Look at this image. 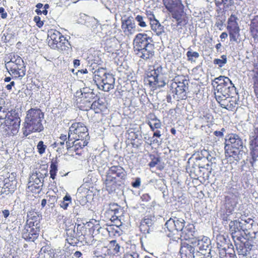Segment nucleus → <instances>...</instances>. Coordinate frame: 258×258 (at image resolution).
<instances>
[{
    "label": "nucleus",
    "instance_id": "obj_1",
    "mask_svg": "<svg viewBox=\"0 0 258 258\" xmlns=\"http://www.w3.org/2000/svg\"><path fill=\"white\" fill-rule=\"evenodd\" d=\"M44 113L39 108H31L26 112L22 131L25 136L43 130L42 123Z\"/></svg>",
    "mask_w": 258,
    "mask_h": 258
},
{
    "label": "nucleus",
    "instance_id": "obj_2",
    "mask_svg": "<svg viewBox=\"0 0 258 258\" xmlns=\"http://www.w3.org/2000/svg\"><path fill=\"white\" fill-rule=\"evenodd\" d=\"M162 4L165 12L176 21V26H185L188 23L182 0H162Z\"/></svg>",
    "mask_w": 258,
    "mask_h": 258
},
{
    "label": "nucleus",
    "instance_id": "obj_3",
    "mask_svg": "<svg viewBox=\"0 0 258 258\" xmlns=\"http://www.w3.org/2000/svg\"><path fill=\"white\" fill-rule=\"evenodd\" d=\"M127 173L123 167L120 165H113L108 168L106 172L104 183L106 189L111 192L115 190L117 185L123 183L127 178Z\"/></svg>",
    "mask_w": 258,
    "mask_h": 258
},
{
    "label": "nucleus",
    "instance_id": "obj_4",
    "mask_svg": "<svg viewBox=\"0 0 258 258\" xmlns=\"http://www.w3.org/2000/svg\"><path fill=\"white\" fill-rule=\"evenodd\" d=\"M5 67L13 79H22L26 74V66L22 58L17 54L11 52L5 60Z\"/></svg>",
    "mask_w": 258,
    "mask_h": 258
},
{
    "label": "nucleus",
    "instance_id": "obj_5",
    "mask_svg": "<svg viewBox=\"0 0 258 258\" xmlns=\"http://www.w3.org/2000/svg\"><path fill=\"white\" fill-rule=\"evenodd\" d=\"M213 84L214 86H216L214 93L216 99H219L222 96L232 95L236 93V88L228 77L220 76L216 78L213 81Z\"/></svg>",
    "mask_w": 258,
    "mask_h": 258
},
{
    "label": "nucleus",
    "instance_id": "obj_6",
    "mask_svg": "<svg viewBox=\"0 0 258 258\" xmlns=\"http://www.w3.org/2000/svg\"><path fill=\"white\" fill-rule=\"evenodd\" d=\"M163 75V67L160 64H155L153 70L148 72L145 78V84L152 90L164 87L166 83L162 77Z\"/></svg>",
    "mask_w": 258,
    "mask_h": 258
},
{
    "label": "nucleus",
    "instance_id": "obj_7",
    "mask_svg": "<svg viewBox=\"0 0 258 258\" xmlns=\"http://www.w3.org/2000/svg\"><path fill=\"white\" fill-rule=\"evenodd\" d=\"M48 39L49 46L60 52L68 50L71 46L66 37L56 30L51 29L49 31Z\"/></svg>",
    "mask_w": 258,
    "mask_h": 258
},
{
    "label": "nucleus",
    "instance_id": "obj_8",
    "mask_svg": "<svg viewBox=\"0 0 258 258\" xmlns=\"http://www.w3.org/2000/svg\"><path fill=\"white\" fill-rule=\"evenodd\" d=\"M242 146V141L237 135L235 134L229 135L228 138L225 141L224 148L226 157L235 158L238 155Z\"/></svg>",
    "mask_w": 258,
    "mask_h": 258
},
{
    "label": "nucleus",
    "instance_id": "obj_9",
    "mask_svg": "<svg viewBox=\"0 0 258 258\" xmlns=\"http://www.w3.org/2000/svg\"><path fill=\"white\" fill-rule=\"evenodd\" d=\"M4 120L5 125L13 135H16L19 130L21 119L12 115V113L5 109H0V123Z\"/></svg>",
    "mask_w": 258,
    "mask_h": 258
},
{
    "label": "nucleus",
    "instance_id": "obj_10",
    "mask_svg": "<svg viewBox=\"0 0 258 258\" xmlns=\"http://www.w3.org/2000/svg\"><path fill=\"white\" fill-rule=\"evenodd\" d=\"M147 123L150 126V130L154 132L153 137L151 138L150 143V145H159L160 142L155 138H160L161 136V132L158 129H159L162 126V123L160 119H159L154 113H150L147 116Z\"/></svg>",
    "mask_w": 258,
    "mask_h": 258
},
{
    "label": "nucleus",
    "instance_id": "obj_11",
    "mask_svg": "<svg viewBox=\"0 0 258 258\" xmlns=\"http://www.w3.org/2000/svg\"><path fill=\"white\" fill-rule=\"evenodd\" d=\"M69 135L72 136L75 140L89 141L88 129L84 123L75 121L69 127Z\"/></svg>",
    "mask_w": 258,
    "mask_h": 258
},
{
    "label": "nucleus",
    "instance_id": "obj_12",
    "mask_svg": "<svg viewBox=\"0 0 258 258\" xmlns=\"http://www.w3.org/2000/svg\"><path fill=\"white\" fill-rule=\"evenodd\" d=\"M216 100L223 108L229 111H234L238 106L239 95L236 92L232 95L222 96Z\"/></svg>",
    "mask_w": 258,
    "mask_h": 258
},
{
    "label": "nucleus",
    "instance_id": "obj_13",
    "mask_svg": "<svg viewBox=\"0 0 258 258\" xmlns=\"http://www.w3.org/2000/svg\"><path fill=\"white\" fill-rule=\"evenodd\" d=\"M73 143V144L72 145L70 142L67 141L66 147L69 153L71 154L72 156H81L84 153V148L87 145L88 141L75 140Z\"/></svg>",
    "mask_w": 258,
    "mask_h": 258
},
{
    "label": "nucleus",
    "instance_id": "obj_14",
    "mask_svg": "<svg viewBox=\"0 0 258 258\" xmlns=\"http://www.w3.org/2000/svg\"><path fill=\"white\" fill-rule=\"evenodd\" d=\"M95 95L93 92L81 93V96L77 99V103L80 109L88 111L91 109L92 102Z\"/></svg>",
    "mask_w": 258,
    "mask_h": 258
},
{
    "label": "nucleus",
    "instance_id": "obj_15",
    "mask_svg": "<svg viewBox=\"0 0 258 258\" xmlns=\"http://www.w3.org/2000/svg\"><path fill=\"white\" fill-rule=\"evenodd\" d=\"M40 227L25 224L22 231V237L27 241L34 242L39 236Z\"/></svg>",
    "mask_w": 258,
    "mask_h": 258
},
{
    "label": "nucleus",
    "instance_id": "obj_16",
    "mask_svg": "<svg viewBox=\"0 0 258 258\" xmlns=\"http://www.w3.org/2000/svg\"><path fill=\"white\" fill-rule=\"evenodd\" d=\"M152 44L151 43V38L146 33L137 34L133 40V50L134 52L137 50H141L147 46Z\"/></svg>",
    "mask_w": 258,
    "mask_h": 258
},
{
    "label": "nucleus",
    "instance_id": "obj_17",
    "mask_svg": "<svg viewBox=\"0 0 258 258\" xmlns=\"http://www.w3.org/2000/svg\"><path fill=\"white\" fill-rule=\"evenodd\" d=\"M253 68L247 70V76L252 82V88L255 96L258 98V57L252 63Z\"/></svg>",
    "mask_w": 258,
    "mask_h": 258
},
{
    "label": "nucleus",
    "instance_id": "obj_18",
    "mask_svg": "<svg viewBox=\"0 0 258 258\" xmlns=\"http://www.w3.org/2000/svg\"><path fill=\"white\" fill-rule=\"evenodd\" d=\"M187 87L176 85L175 83H171L170 91L174 99L177 101L185 99L186 98V89Z\"/></svg>",
    "mask_w": 258,
    "mask_h": 258
},
{
    "label": "nucleus",
    "instance_id": "obj_19",
    "mask_svg": "<svg viewBox=\"0 0 258 258\" xmlns=\"http://www.w3.org/2000/svg\"><path fill=\"white\" fill-rule=\"evenodd\" d=\"M185 222L182 219H178L176 217L170 218L165 223V226L168 230L174 233L175 231L181 232L184 227Z\"/></svg>",
    "mask_w": 258,
    "mask_h": 258
},
{
    "label": "nucleus",
    "instance_id": "obj_20",
    "mask_svg": "<svg viewBox=\"0 0 258 258\" xmlns=\"http://www.w3.org/2000/svg\"><path fill=\"white\" fill-rule=\"evenodd\" d=\"M121 28L124 34L127 36L133 35L136 31V25L131 17L121 20Z\"/></svg>",
    "mask_w": 258,
    "mask_h": 258
},
{
    "label": "nucleus",
    "instance_id": "obj_21",
    "mask_svg": "<svg viewBox=\"0 0 258 258\" xmlns=\"http://www.w3.org/2000/svg\"><path fill=\"white\" fill-rule=\"evenodd\" d=\"M155 46L154 44L147 46L141 50L134 52L135 54L139 57L144 60H148L152 59L155 54Z\"/></svg>",
    "mask_w": 258,
    "mask_h": 258
},
{
    "label": "nucleus",
    "instance_id": "obj_22",
    "mask_svg": "<svg viewBox=\"0 0 258 258\" xmlns=\"http://www.w3.org/2000/svg\"><path fill=\"white\" fill-rule=\"evenodd\" d=\"M41 219L42 216L39 212L35 209H31L27 213L25 224L40 227V223Z\"/></svg>",
    "mask_w": 258,
    "mask_h": 258
},
{
    "label": "nucleus",
    "instance_id": "obj_23",
    "mask_svg": "<svg viewBox=\"0 0 258 258\" xmlns=\"http://www.w3.org/2000/svg\"><path fill=\"white\" fill-rule=\"evenodd\" d=\"M17 180L14 176H9L4 179V184L2 188V193L5 195L12 194L16 189Z\"/></svg>",
    "mask_w": 258,
    "mask_h": 258
},
{
    "label": "nucleus",
    "instance_id": "obj_24",
    "mask_svg": "<svg viewBox=\"0 0 258 258\" xmlns=\"http://www.w3.org/2000/svg\"><path fill=\"white\" fill-rule=\"evenodd\" d=\"M238 198L232 192L225 197L224 205L227 213H231L234 211L238 204Z\"/></svg>",
    "mask_w": 258,
    "mask_h": 258
},
{
    "label": "nucleus",
    "instance_id": "obj_25",
    "mask_svg": "<svg viewBox=\"0 0 258 258\" xmlns=\"http://www.w3.org/2000/svg\"><path fill=\"white\" fill-rule=\"evenodd\" d=\"M252 134L249 138V148L250 155L253 161L254 162L258 157V135Z\"/></svg>",
    "mask_w": 258,
    "mask_h": 258
},
{
    "label": "nucleus",
    "instance_id": "obj_26",
    "mask_svg": "<svg viewBox=\"0 0 258 258\" xmlns=\"http://www.w3.org/2000/svg\"><path fill=\"white\" fill-rule=\"evenodd\" d=\"M115 79L113 76L110 74H108L104 79L103 80L101 85L98 87L100 90L108 92L113 89L114 87Z\"/></svg>",
    "mask_w": 258,
    "mask_h": 258
},
{
    "label": "nucleus",
    "instance_id": "obj_27",
    "mask_svg": "<svg viewBox=\"0 0 258 258\" xmlns=\"http://www.w3.org/2000/svg\"><path fill=\"white\" fill-rule=\"evenodd\" d=\"M42 185L43 182L41 179L37 175H34L28 183V189L32 192L39 193Z\"/></svg>",
    "mask_w": 258,
    "mask_h": 258
},
{
    "label": "nucleus",
    "instance_id": "obj_28",
    "mask_svg": "<svg viewBox=\"0 0 258 258\" xmlns=\"http://www.w3.org/2000/svg\"><path fill=\"white\" fill-rule=\"evenodd\" d=\"M153 216H146L141 221L139 228L140 231L143 234L150 232V227L152 225V218Z\"/></svg>",
    "mask_w": 258,
    "mask_h": 258
},
{
    "label": "nucleus",
    "instance_id": "obj_29",
    "mask_svg": "<svg viewBox=\"0 0 258 258\" xmlns=\"http://www.w3.org/2000/svg\"><path fill=\"white\" fill-rule=\"evenodd\" d=\"M240 223L237 221H231L229 224L230 231L231 233L233 239L240 238L241 235V228L240 226Z\"/></svg>",
    "mask_w": 258,
    "mask_h": 258
},
{
    "label": "nucleus",
    "instance_id": "obj_30",
    "mask_svg": "<svg viewBox=\"0 0 258 258\" xmlns=\"http://www.w3.org/2000/svg\"><path fill=\"white\" fill-rule=\"evenodd\" d=\"M127 140L132 147L134 148H138L141 144V140L139 139V135L137 132L131 130L127 131Z\"/></svg>",
    "mask_w": 258,
    "mask_h": 258
},
{
    "label": "nucleus",
    "instance_id": "obj_31",
    "mask_svg": "<svg viewBox=\"0 0 258 258\" xmlns=\"http://www.w3.org/2000/svg\"><path fill=\"white\" fill-rule=\"evenodd\" d=\"M171 71L175 75L171 83H175L178 85H180L181 84V85H183L184 86H187L188 80L186 79V77L183 75L180 74L178 69L176 71L174 70L173 71L172 69H171Z\"/></svg>",
    "mask_w": 258,
    "mask_h": 258
},
{
    "label": "nucleus",
    "instance_id": "obj_32",
    "mask_svg": "<svg viewBox=\"0 0 258 258\" xmlns=\"http://www.w3.org/2000/svg\"><path fill=\"white\" fill-rule=\"evenodd\" d=\"M107 255H115L117 254L120 250V246L117 243L115 240H112L109 241L108 245L105 246Z\"/></svg>",
    "mask_w": 258,
    "mask_h": 258
},
{
    "label": "nucleus",
    "instance_id": "obj_33",
    "mask_svg": "<svg viewBox=\"0 0 258 258\" xmlns=\"http://www.w3.org/2000/svg\"><path fill=\"white\" fill-rule=\"evenodd\" d=\"M108 74L106 70L103 68H99L95 71L94 72L93 80L98 87L99 85H101L103 80Z\"/></svg>",
    "mask_w": 258,
    "mask_h": 258
},
{
    "label": "nucleus",
    "instance_id": "obj_34",
    "mask_svg": "<svg viewBox=\"0 0 258 258\" xmlns=\"http://www.w3.org/2000/svg\"><path fill=\"white\" fill-rule=\"evenodd\" d=\"M242 238V236H240V238L237 239L234 238L233 239V240L234 241L235 245L238 254L245 256L247 255V249L245 243L241 241Z\"/></svg>",
    "mask_w": 258,
    "mask_h": 258
},
{
    "label": "nucleus",
    "instance_id": "obj_35",
    "mask_svg": "<svg viewBox=\"0 0 258 258\" xmlns=\"http://www.w3.org/2000/svg\"><path fill=\"white\" fill-rule=\"evenodd\" d=\"M249 31L251 36L255 40L258 39V15L255 16L250 21Z\"/></svg>",
    "mask_w": 258,
    "mask_h": 258
},
{
    "label": "nucleus",
    "instance_id": "obj_36",
    "mask_svg": "<svg viewBox=\"0 0 258 258\" xmlns=\"http://www.w3.org/2000/svg\"><path fill=\"white\" fill-rule=\"evenodd\" d=\"M93 254L96 258H106L107 255L106 248L101 244H98L93 249Z\"/></svg>",
    "mask_w": 258,
    "mask_h": 258
},
{
    "label": "nucleus",
    "instance_id": "obj_37",
    "mask_svg": "<svg viewBox=\"0 0 258 258\" xmlns=\"http://www.w3.org/2000/svg\"><path fill=\"white\" fill-rule=\"evenodd\" d=\"M194 232V225L188 224L183 228L180 232V236L185 240H188L192 238Z\"/></svg>",
    "mask_w": 258,
    "mask_h": 258
},
{
    "label": "nucleus",
    "instance_id": "obj_38",
    "mask_svg": "<svg viewBox=\"0 0 258 258\" xmlns=\"http://www.w3.org/2000/svg\"><path fill=\"white\" fill-rule=\"evenodd\" d=\"M194 251V248L186 242H182L180 248V253L182 255L188 256L191 255Z\"/></svg>",
    "mask_w": 258,
    "mask_h": 258
},
{
    "label": "nucleus",
    "instance_id": "obj_39",
    "mask_svg": "<svg viewBox=\"0 0 258 258\" xmlns=\"http://www.w3.org/2000/svg\"><path fill=\"white\" fill-rule=\"evenodd\" d=\"M105 108L104 103L101 101L99 98L97 100H93L92 102L91 109L93 110L96 113H101Z\"/></svg>",
    "mask_w": 258,
    "mask_h": 258
},
{
    "label": "nucleus",
    "instance_id": "obj_40",
    "mask_svg": "<svg viewBox=\"0 0 258 258\" xmlns=\"http://www.w3.org/2000/svg\"><path fill=\"white\" fill-rule=\"evenodd\" d=\"M151 29L157 35H160L164 32V27L161 25L159 22L156 19L154 20L151 23Z\"/></svg>",
    "mask_w": 258,
    "mask_h": 258
},
{
    "label": "nucleus",
    "instance_id": "obj_41",
    "mask_svg": "<svg viewBox=\"0 0 258 258\" xmlns=\"http://www.w3.org/2000/svg\"><path fill=\"white\" fill-rule=\"evenodd\" d=\"M238 18L234 14H231L227 21V29L240 28L238 23Z\"/></svg>",
    "mask_w": 258,
    "mask_h": 258
},
{
    "label": "nucleus",
    "instance_id": "obj_42",
    "mask_svg": "<svg viewBox=\"0 0 258 258\" xmlns=\"http://www.w3.org/2000/svg\"><path fill=\"white\" fill-rule=\"evenodd\" d=\"M216 243L217 247L219 249H221V251L226 250V246L228 245L227 239L225 236L222 234H218L216 236Z\"/></svg>",
    "mask_w": 258,
    "mask_h": 258
},
{
    "label": "nucleus",
    "instance_id": "obj_43",
    "mask_svg": "<svg viewBox=\"0 0 258 258\" xmlns=\"http://www.w3.org/2000/svg\"><path fill=\"white\" fill-rule=\"evenodd\" d=\"M110 237L118 236L120 235V228L115 225H107L106 228Z\"/></svg>",
    "mask_w": 258,
    "mask_h": 258
},
{
    "label": "nucleus",
    "instance_id": "obj_44",
    "mask_svg": "<svg viewBox=\"0 0 258 258\" xmlns=\"http://www.w3.org/2000/svg\"><path fill=\"white\" fill-rule=\"evenodd\" d=\"M230 40L231 42H237L240 37V28L228 29Z\"/></svg>",
    "mask_w": 258,
    "mask_h": 258
},
{
    "label": "nucleus",
    "instance_id": "obj_45",
    "mask_svg": "<svg viewBox=\"0 0 258 258\" xmlns=\"http://www.w3.org/2000/svg\"><path fill=\"white\" fill-rule=\"evenodd\" d=\"M72 203V198L70 195L67 194L63 198V200L60 203V207L63 210H67L69 205Z\"/></svg>",
    "mask_w": 258,
    "mask_h": 258
},
{
    "label": "nucleus",
    "instance_id": "obj_46",
    "mask_svg": "<svg viewBox=\"0 0 258 258\" xmlns=\"http://www.w3.org/2000/svg\"><path fill=\"white\" fill-rule=\"evenodd\" d=\"M232 247L231 249V251L227 252L226 250L220 252V256L221 258H237L235 253V251L233 249V246L232 244L230 245Z\"/></svg>",
    "mask_w": 258,
    "mask_h": 258
},
{
    "label": "nucleus",
    "instance_id": "obj_47",
    "mask_svg": "<svg viewBox=\"0 0 258 258\" xmlns=\"http://www.w3.org/2000/svg\"><path fill=\"white\" fill-rule=\"evenodd\" d=\"M57 165L56 162H52L50 164V177L52 179H54L55 178L56 174L57 172Z\"/></svg>",
    "mask_w": 258,
    "mask_h": 258
},
{
    "label": "nucleus",
    "instance_id": "obj_48",
    "mask_svg": "<svg viewBox=\"0 0 258 258\" xmlns=\"http://www.w3.org/2000/svg\"><path fill=\"white\" fill-rule=\"evenodd\" d=\"M74 234H75L74 233ZM66 240L68 241L69 244L73 246L76 245L79 242V240L77 237L74 235L72 234L70 235L68 234Z\"/></svg>",
    "mask_w": 258,
    "mask_h": 258
},
{
    "label": "nucleus",
    "instance_id": "obj_49",
    "mask_svg": "<svg viewBox=\"0 0 258 258\" xmlns=\"http://www.w3.org/2000/svg\"><path fill=\"white\" fill-rule=\"evenodd\" d=\"M149 157L151 161L149 163L148 165L150 168H153L159 163L160 158L153 154H150Z\"/></svg>",
    "mask_w": 258,
    "mask_h": 258
},
{
    "label": "nucleus",
    "instance_id": "obj_50",
    "mask_svg": "<svg viewBox=\"0 0 258 258\" xmlns=\"http://www.w3.org/2000/svg\"><path fill=\"white\" fill-rule=\"evenodd\" d=\"M86 226L89 229L90 233H94L95 230L98 231L100 228V226L98 224H95L93 223V221L88 222Z\"/></svg>",
    "mask_w": 258,
    "mask_h": 258
},
{
    "label": "nucleus",
    "instance_id": "obj_51",
    "mask_svg": "<svg viewBox=\"0 0 258 258\" xmlns=\"http://www.w3.org/2000/svg\"><path fill=\"white\" fill-rule=\"evenodd\" d=\"M222 59L215 58L214 60V63L218 65L219 67H222L227 62L226 56L224 55L221 56Z\"/></svg>",
    "mask_w": 258,
    "mask_h": 258
},
{
    "label": "nucleus",
    "instance_id": "obj_52",
    "mask_svg": "<svg viewBox=\"0 0 258 258\" xmlns=\"http://www.w3.org/2000/svg\"><path fill=\"white\" fill-rule=\"evenodd\" d=\"M186 56H187L188 60L191 61H195V60H194V58H197L199 57L200 55L198 52L188 51L186 52Z\"/></svg>",
    "mask_w": 258,
    "mask_h": 258
},
{
    "label": "nucleus",
    "instance_id": "obj_53",
    "mask_svg": "<svg viewBox=\"0 0 258 258\" xmlns=\"http://www.w3.org/2000/svg\"><path fill=\"white\" fill-rule=\"evenodd\" d=\"M47 146L44 144L42 141H40L38 142L37 145V149L39 154L42 155L45 152Z\"/></svg>",
    "mask_w": 258,
    "mask_h": 258
},
{
    "label": "nucleus",
    "instance_id": "obj_54",
    "mask_svg": "<svg viewBox=\"0 0 258 258\" xmlns=\"http://www.w3.org/2000/svg\"><path fill=\"white\" fill-rule=\"evenodd\" d=\"M136 20L138 22V25L141 27H145L147 25L146 22L144 21V18L141 15H137L135 18Z\"/></svg>",
    "mask_w": 258,
    "mask_h": 258
},
{
    "label": "nucleus",
    "instance_id": "obj_55",
    "mask_svg": "<svg viewBox=\"0 0 258 258\" xmlns=\"http://www.w3.org/2000/svg\"><path fill=\"white\" fill-rule=\"evenodd\" d=\"M34 21L35 22L36 26L41 28L44 25V21L41 20V18L38 16H36L34 18Z\"/></svg>",
    "mask_w": 258,
    "mask_h": 258
},
{
    "label": "nucleus",
    "instance_id": "obj_56",
    "mask_svg": "<svg viewBox=\"0 0 258 258\" xmlns=\"http://www.w3.org/2000/svg\"><path fill=\"white\" fill-rule=\"evenodd\" d=\"M231 0H215V4L217 7H220L222 5H226L228 6V2Z\"/></svg>",
    "mask_w": 258,
    "mask_h": 258
},
{
    "label": "nucleus",
    "instance_id": "obj_57",
    "mask_svg": "<svg viewBox=\"0 0 258 258\" xmlns=\"http://www.w3.org/2000/svg\"><path fill=\"white\" fill-rule=\"evenodd\" d=\"M71 135H69V132H68V134H61L59 137V139L60 141L66 142L69 141L70 142V141L71 140L70 139Z\"/></svg>",
    "mask_w": 258,
    "mask_h": 258
},
{
    "label": "nucleus",
    "instance_id": "obj_58",
    "mask_svg": "<svg viewBox=\"0 0 258 258\" xmlns=\"http://www.w3.org/2000/svg\"><path fill=\"white\" fill-rule=\"evenodd\" d=\"M139 255L136 252L125 253L123 255V258H138Z\"/></svg>",
    "mask_w": 258,
    "mask_h": 258
},
{
    "label": "nucleus",
    "instance_id": "obj_59",
    "mask_svg": "<svg viewBox=\"0 0 258 258\" xmlns=\"http://www.w3.org/2000/svg\"><path fill=\"white\" fill-rule=\"evenodd\" d=\"M146 14L147 15L148 19L150 21V23H151V22H152L154 20H156V19L155 18V16L152 12H151L150 11H147Z\"/></svg>",
    "mask_w": 258,
    "mask_h": 258
},
{
    "label": "nucleus",
    "instance_id": "obj_60",
    "mask_svg": "<svg viewBox=\"0 0 258 258\" xmlns=\"http://www.w3.org/2000/svg\"><path fill=\"white\" fill-rule=\"evenodd\" d=\"M142 201L147 202L151 200V197L148 194H144L141 197Z\"/></svg>",
    "mask_w": 258,
    "mask_h": 258
},
{
    "label": "nucleus",
    "instance_id": "obj_61",
    "mask_svg": "<svg viewBox=\"0 0 258 258\" xmlns=\"http://www.w3.org/2000/svg\"><path fill=\"white\" fill-rule=\"evenodd\" d=\"M0 15L1 18L3 19H6L8 16L7 13L5 11L3 7L0 8Z\"/></svg>",
    "mask_w": 258,
    "mask_h": 258
},
{
    "label": "nucleus",
    "instance_id": "obj_62",
    "mask_svg": "<svg viewBox=\"0 0 258 258\" xmlns=\"http://www.w3.org/2000/svg\"><path fill=\"white\" fill-rule=\"evenodd\" d=\"M141 184V180L140 178H137L136 180L132 183V185L134 187H139Z\"/></svg>",
    "mask_w": 258,
    "mask_h": 258
},
{
    "label": "nucleus",
    "instance_id": "obj_63",
    "mask_svg": "<svg viewBox=\"0 0 258 258\" xmlns=\"http://www.w3.org/2000/svg\"><path fill=\"white\" fill-rule=\"evenodd\" d=\"M225 132V128H222L221 131H216L214 132V135L217 137H222L223 136V132Z\"/></svg>",
    "mask_w": 258,
    "mask_h": 258
},
{
    "label": "nucleus",
    "instance_id": "obj_64",
    "mask_svg": "<svg viewBox=\"0 0 258 258\" xmlns=\"http://www.w3.org/2000/svg\"><path fill=\"white\" fill-rule=\"evenodd\" d=\"M82 253L80 251H76L74 253V256L75 257H73L72 258H83L82 257Z\"/></svg>",
    "mask_w": 258,
    "mask_h": 258
}]
</instances>
